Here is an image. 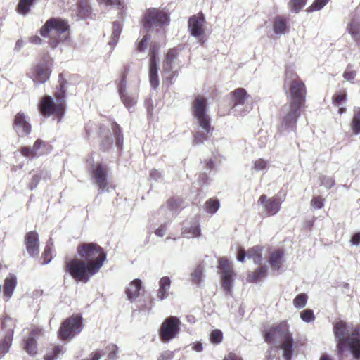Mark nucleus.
Here are the masks:
<instances>
[{
  "instance_id": "nucleus-1",
  "label": "nucleus",
  "mask_w": 360,
  "mask_h": 360,
  "mask_svg": "<svg viewBox=\"0 0 360 360\" xmlns=\"http://www.w3.org/2000/svg\"><path fill=\"white\" fill-rule=\"evenodd\" d=\"M80 258L65 262V271L75 280L86 283L102 267L106 254L101 247L93 243H82L77 248Z\"/></svg>"
},
{
  "instance_id": "nucleus-2",
  "label": "nucleus",
  "mask_w": 360,
  "mask_h": 360,
  "mask_svg": "<svg viewBox=\"0 0 360 360\" xmlns=\"http://www.w3.org/2000/svg\"><path fill=\"white\" fill-rule=\"evenodd\" d=\"M333 333L337 342V353L340 360H345L348 354H352L355 360H360L359 326L339 321L333 324Z\"/></svg>"
},
{
  "instance_id": "nucleus-3",
  "label": "nucleus",
  "mask_w": 360,
  "mask_h": 360,
  "mask_svg": "<svg viewBox=\"0 0 360 360\" xmlns=\"http://www.w3.org/2000/svg\"><path fill=\"white\" fill-rule=\"evenodd\" d=\"M207 99L200 96H198L193 103L191 112L195 120V124L198 127L193 141V143L195 145L201 144L207 140L212 130L210 117L207 112Z\"/></svg>"
},
{
  "instance_id": "nucleus-4",
  "label": "nucleus",
  "mask_w": 360,
  "mask_h": 360,
  "mask_svg": "<svg viewBox=\"0 0 360 360\" xmlns=\"http://www.w3.org/2000/svg\"><path fill=\"white\" fill-rule=\"evenodd\" d=\"M69 29L67 20L60 18H51L41 27L40 34L48 38L50 45L54 48L68 39Z\"/></svg>"
},
{
  "instance_id": "nucleus-5",
  "label": "nucleus",
  "mask_w": 360,
  "mask_h": 360,
  "mask_svg": "<svg viewBox=\"0 0 360 360\" xmlns=\"http://www.w3.org/2000/svg\"><path fill=\"white\" fill-rule=\"evenodd\" d=\"M60 89L63 86L60 85ZM41 114L45 117L55 115L60 122L65 113V91L61 89L56 95V103L50 96L42 97L39 105Z\"/></svg>"
},
{
  "instance_id": "nucleus-6",
  "label": "nucleus",
  "mask_w": 360,
  "mask_h": 360,
  "mask_svg": "<svg viewBox=\"0 0 360 360\" xmlns=\"http://www.w3.org/2000/svg\"><path fill=\"white\" fill-rule=\"evenodd\" d=\"M168 13L164 9L150 8L144 15L143 25L148 32H162V27L169 23Z\"/></svg>"
},
{
  "instance_id": "nucleus-7",
  "label": "nucleus",
  "mask_w": 360,
  "mask_h": 360,
  "mask_svg": "<svg viewBox=\"0 0 360 360\" xmlns=\"http://www.w3.org/2000/svg\"><path fill=\"white\" fill-rule=\"evenodd\" d=\"M285 83L290 86V101L289 103H295L302 106L305 101L306 95L305 86L302 81L298 78L295 72L288 70Z\"/></svg>"
},
{
  "instance_id": "nucleus-8",
  "label": "nucleus",
  "mask_w": 360,
  "mask_h": 360,
  "mask_svg": "<svg viewBox=\"0 0 360 360\" xmlns=\"http://www.w3.org/2000/svg\"><path fill=\"white\" fill-rule=\"evenodd\" d=\"M302 106L297 104L288 103L283 106L281 110V131L288 132L296 129L297 119L300 117V110Z\"/></svg>"
},
{
  "instance_id": "nucleus-9",
  "label": "nucleus",
  "mask_w": 360,
  "mask_h": 360,
  "mask_svg": "<svg viewBox=\"0 0 360 360\" xmlns=\"http://www.w3.org/2000/svg\"><path fill=\"white\" fill-rule=\"evenodd\" d=\"M15 326V321L9 316H5L0 322V359L9 350Z\"/></svg>"
},
{
  "instance_id": "nucleus-10",
  "label": "nucleus",
  "mask_w": 360,
  "mask_h": 360,
  "mask_svg": "<svg viewBox=\"0 0 360 360\" xmlns=\"http://www.w3.org/2000/svg\"><path fill=\"white\" fill-rule=\"evenodd\" d=\"M233 102L232 112L238 115H244L252 108V101L246 90L238 88L231 94Z\"/></svg>"
},
{
  "instance_id": "nucleus-11",
  "label": "nucleus",
  "mask_w": 360,
  "mask_h": 360,
  "mask_svg": "<svg viewBox=\"0 0 360 360\" xmlns=\"http://www.w3.org/2000/svg\"><path fill=\"white\" fill-rule=\"evenodd\" d=\"M180 321L176 316H169L161 325L159 331L160 340L163 342H169L176 337L180 330Z\"/></svg>"
},
{
  "instance_id": "nucleus-12",
  "label": "nucleus",
  "mask_w": 360,
  "mask_h": 360,
  "mask_svg": "<svg viewBox=\"0 0 360 360\" xmlns=\"http://www.w3.org/2000/svg\"><path fill=\"white\" fill-rule=\"evenodd\" d=\"M82 321V317L79 316H72L64 321L58 331L60 338L63 340L72 338L79 334L83 328Z\"/></svg>"
},
{
  "instance_id": "nucleus-13",
  "label": "nucleus",
  "mask_w": 360,
  "mask_h": 360,
  "mask_svg": "<svg viewBox=\"0 0 360 360\" xmlns=\"http://www.w3.org/2000/svg\"><path fill=\"white\" fill-rule=\"evenodd\" d=\"M50 74V68L45 60L32 68L27 73V76L37 84L45 83L49 79Z\"/></svg>"
},
{
  "instance_id": "nucleus-14",
  "label": "nucleus",
  "mask_w": 360,
  "mask_h": 360,
  "mask_svg": "<svg viewBox=\"0 0 360 360\" xmlns=\"http://www.w3.org/2000/svg\"><path fill=\"white\" fill-rule=\"evenodd\" d=\"M92 177L101 192L108 191L109 183L107 180V167L100 163H96L91 166Z\"/></svg>"
},
{
  "instance_id": "nucleus-15",
  "label": "nucleus",
  "mask_w": 360,
  "mask_h": 360,
  "mask_svg": "<svg viewBox=\"0 0 360 360\" xmlns=\"http://www.w3.org/2000/svg\"><path fill=\"white\" fill-rule=\"evenodd\" d=\"M178 52L176 49H170L163 63V75H168L167 79L169 82L172 83L174 77L176 76L177 66L176 59Z\"/></svg>"
},
{
  "instance_id": "nucleus-16",
  "label": "nucleus",
  "mask_w": 360,
  "mask_h": 360,
  "mask_svg": "<svg viewBox=\"0 0 360 360\" xmlns=\"http://www.w3.org/2000/svg\"><path fill=\"white\" fill-rule=\"evenodd\" d=\"M111 129L112 132L108 131L109 135L104 136L101 142V147L103 149H107L112 145L113 142H115L117 147L121 149L123 145V136L120 127L117 123L113 122L111 124Z\"/></svg>"
},
{
  "instance_id": "nucleus-17",
  "label": "nucleus",
  "mask_w": 360,
  "mask_h": 360,
  "mask_svg": "<svg viewBox=\"0 0 360 360\" xmlns=\"http://www.w3.org/2000/svg\"><path fill=\"white\" fill-rule=\"evenodd\" d=\"M158 49L155 45L150 48V65H149V79L150 84L153 89H156L159 86L158 77V64L159 59L158 57Z\"/></svg>"
},
{
  "instance_id": "nucleus-18",
  "label": "nucleus",
  "mask_w": 360,
  "mask_h": 360,
  "mask_svg": "<svg viewBox=\"0 0 360 360\" xmlns=\"http://www.w3.org/2000/svg\"><path fill=\"white\" fill-rule=\"evenodd\" d=\"M258 204L262 206L263 211L266 216H273L279 212L281 202L276 196L268 198L267 195L263 194L259 197Z\"/></svg>"
},
{
  "instance_id": "nucleus-19",
  "label": "nucleus",
  "mask_w": 360,
  "mask_h": 360,
  "mask_svg": "<svg viewBox=\"0 0 360 360\" xmlns=\"http://www.w3.org/2000/svg\"><path fill=\"white\" fill-rule=\"evenodd\" d=\"M13 127L19 136L28 135L32 128L29 117L23 112H18L15 115Z\"/></svg>"
},
{
  "instance_id": "nucleus-20",
  "label": "nucleus",
  "mask_w": 360,
  "mask_h": 360,
  "mask_svg": "<svg viewBox=\"0 0 360 360\" xmlns=\"http://www.w3.org/2000/svg\"><path fill=\"white\" fill-rule=\"evenodd\" d=\"M288 329L285 324H280L274 328H271L269 330L266 331L264 336L266 342H274L276 340L283 341L288 335H290Z\"/></svg>"
},
{
  "instance_id": "nucleus-21",
  "label": "nucleus",
  "mask_w": 360,
  "mask_h": 360,
  "mask_svg": "<svg viewBox=\"0 0 360 360\" xmlns=\"http://www.w3.org/2000/svg\"><path fill=\"white\" fill-rule=\"evenodd\" d=\"M205 22V17L202 13H199L197 15L190 17L188 22V27L191 34L195 38L200 37L204 33L203 27Z\"/></svg>"
},
{
  "instance_id": "nucleus-22",
  "label": "nucleus",
  "mask_w": 360,
  "mask_h": 360,
  "mask_svg": "<svg viewBox=\"0 0 360 360\" xmlns=\"http://www.w3.org/2000/svg\"><path fill=\"white\" fill-rule=\"evenodd\" d=\"M25 245L26 250L30 257L38 256L39 252V240L37 232L30 231L25 234Z\"/></svg>"
},
{
  "instance_id": "nucleus-23",
  "label": "nucleus",
  "mask_w": 360,
  "mask_h": 360,
  "mask_svg": "<svg viewBox=\"0 0 360 360\" xmlns=\"http://www.w3.org/2000/svg\"><path fill=\"white\" fill-rule=\"evenodd\" d=\"M126 88L127 81L124 75H122L118 84V91L123 104L129 109L136 103L137 97L136 95L129 94Z\"/></svg>"
},
{
  "instance_id": "nucleus-24",
  "label": "nucleus",
  "mask_w": 360,
  "mask_h": 360,
  "mask_svg": "<svg viewBox=\"0 0 360 360\" xmlns=\"http://www.w3.org/2000/svg\"><path fill=\"white\" fill-rule=\"evenodd\" d=\"M179 207V200L171 199L159 209L158 214L167 219L171 220L176 214Z\"/></svg>"
},
{
  "instance_id": "nucleus-25",
  "label": "nucleus",
  "mask_w": 360,
  "mask_h": 360,
  "mask_svg": "<svg viewBox=\"0 0 360 360\" xmlns=\"http://www.w3.org/2000/svg\"><path fill=\"white\" fill-rule=\"evenodd\" d=\"M142 287V282L140 279H134L129 284L125 290L128 300L133 301L138 297Z\"/></svg>"
},
{
  "instance_id": "nucleus-26",
  "label": "nucleus",
  "mask_w": 360,
  "mask_h": 360,
  "mask_svg": "<svg viewBox=\"0 0 360 360\" xmlns=\"http://www.w3.org/2000/svg\"><path fill=\"white\" fill-rule=\"evenodd\" d=\"M347 29L352 39L360 46V18H354L347 25Z\"/></svg>"
},
{
  "instance_id": "nucleus-27",
  "label": "nucleus",
  "mask_w": 360,
  "mask_h": 360,
  "mask_svg": "<svg viewBox=\"0 0 360 360\" xmlns=\"http://www.w3.org/2000/svg\"><path fill=\"white\" fill-rule=\"evenodd\" d=\"M293 338L292 335H288V338L282 341L280 349L283 350V357L285 360H292L293 354Z\"/></svg>"
},
{
  "instance_id": "nucleus-28",
  "label": "nucleus",
  "mask_w": 360,
  "mask_h": 360,
  "mask_svg": "<svg viewBox=\"0 0 360 360\" xmlns=\"http://www.w3.org/2000/svg\"><path fill=\"white\" fill-rule=\"evenodd\" d=\"M41 332L39 329H34L32 330L30 337L25 341L24 348L25 351L30 355H34L37 352V342L34 339L35 336L38 335Z\"/></svg>"
},
{
  "instance_id": "nucleus-29",
  "label": "nucleus",
  "mask_w": 360,
  "mask_h": 360,
  "mask_svg": "<svg viewBox=\"0 0 360 360\" xmlns=\"http://www.w3.org/2000/svg\"><path fill=\"white\" fill-rule=\"evenodd\" d=\"M283 252L280 250H277L271 253L268 262L273 271H279L283 264Z\"/></svg>"
},
{
  "instance_id": "nucleus-30",
  "label": "nucleus",
  "mask_w": 360,
  "mask_h": 360,
  "mask_svg": "<svg viewBox=\"0 0 360 360\" xmlns=\"http://www.w3.org/2000/svg\"><path fill=\"white\" fill-rule=\"evenodd\" d=\"M159 289L157 297L159 300H163L167 297V293L171 286V279L168 276L162 277L159 281Z\"/></svg>"
},
{
  "instance_id": "nucleus-31",
  "label": "nucleus",
  "mask_w": 360,
  "mask_h": 360,
  "mask_svg": "<svg viewBox=\"0 0 360 360\" xmlns=\"http://www.w3.org/2000/svg\"><path fill=\"white\" fill-rule=\"evenodd\" d=\"M17 278L13 274H9L4 281V295L8 300L13 295L14 289L16 287Z\"/></svg>"
},
{
  "instance_id": "nucleus-32",
  "label": "nucleus",
  "mask_w": 360,
  "mask_h": 360,
  "mask_svg": "<svg viewBox=\"0 0 360 360\" xmlns=\"http://www.w3.org/2000/svg\"><path fill=\"white\" fill-rule=\"evenodd\" d=\"M181 234L186 238L200 237V229L198 222L193 221L189 226H184Z\"/></svg>"
},
{
  "instance_id": "nucleus-33",
  "label": "nucleus",
  "mask_w": 360,
  "mask_h": 360,
  "mask_svg": "<svg viewBox=\"0 0 360 360\" xmlns=\"http://www.w3.org/2000/svg\"><path fill=\"white\" fill-rule=\"evenodd\" d=\"M72 9L79 18L86 16L90 12V6L86 0H77L76 4L72 6Z\"/></svg>"
},
{
  "instance_id": "nucleus-34",
  "label": "nucleus",
  "mask_w": 360,
  "mask_h": 360,
  "mask_svg": "<svg viewBox=\"0 0 360 360\" xmlns=\"http://www.w3.org/2000/svg\"><path fill=\"white\" fill-rule=\"evenodd\" d=\"M266 272H267L266 267L264 266H261V267L258 268L257 269H256L255 271H252V272L249 273V274L247 276L246 280L249 283L257 282L260 279L265 277V276L266 275Z\"/></svg>"
},
{
  "instance_id": "nucleus-35",
  "label": "nucleus",
  "mask_w": 360,
  "mask_h": 360,
  "mask_svg": "<svg viewBox=\"0 0 360 360\" xmlns=\"http://www.w3.org/2000/svg\"><path fill=\"white\" fill-rule=\"evenodd\" d=\"M262 250L261 247L255 246L248 250L247 257L252 259L255 264H259L262 261Z\"/></svg>"
},
{
  "instance_id": "nucleus-36",
  "label": "nucleus",
  "mask_w": 360,
  "mask_h": 360,
  "mask_svg": "<svg viewBox=\"0 0 360 360\" xmlns=\"http://www.w3.org/2000/svg\"><path fill=\"white\" fill-rule=\"evenodd\" d=\"M350 126L353 134L356 135L360 134V108H354Z\"/></svg>"
},
{
  "instance_id": "nucleus-37",
  "label": "nucleus",
  "mask_w": 360,
  "mask_h": 360,
  "mask_svg": "<svg viewBox=\"0 0 360 360\" xmlns=\"http://www.w3.org/2000/svg\"><path fill=\"white\" fill-rule=\"evenodd\" d=\"M288 30L286 21L281 17H277L274 23V31L276 34H283Z\"/></svg>"
},
{
  "instance_id": "nucleus-38",
  "label": "nucleus",
  "mask_w": 360,
  "mask_h": 360,
  "mask_svg": "<svg viewBox=\"0 0 360 360\" xmlns=\"http://www.w3.org/2000/svg\"><path fill=\"white\" fill-rule=\"evenodd\" d=\"M193 283L195 284L198 287H201L203 281V268L201 266H198L191 274Z\"/></svg>"
},
{
  "instance_id": "nucleus-39",
  "label": "nucleus",
  "mask_w": 360,
  "mask_h": 360,
  "mask_svg": "<svg viewBox=\"0 0 360 360\" xmlns=\"http://www.w3.org/2000/svg\"><path fill=\"white\" fill-rule=\"evenodd\" d=\"M220 206L219 200L216 198H210L207 200L204 205L205 211L211 214L217 212Z\"/></svg>"
},
{
  "instance_id": "nucleus-40",
  "label": "nucleus",
  "mask_w": 360,
  "mask_h": 360,
  "mask_svg": "<svg viewBox=\"0 0 360 360\" xmlns=\"http://www.w3.org/2000/svg\"><path fill=\"white\" fill-rule=\"evenodd\" d=\"M34 0H20L17 7V11L22 15H26L30 10V7L33 4Z\"/></svg>"
},
{
  "instance_id": "nucleus-41",
  "label": "nucleus",
  "mask_w": 360,
  "mask_h": 360,
  "mask_svg": "<svg viewBox=\"0 0 360 360\" xmlns=\"http://www.w3.org/2000/svg\"><path fill=\"white\" fill-rule=\"evenodd\" d=\"M232 276L233 272L221 274L222 287L227 293H229L232 288Z\"/></svg>"
},
{
  "instance_id": "nucleus-42",
  "label": "nucleus",
  "mask_w": 360,
  "mask_h": 360,
  "mask_svg": "<svg viewBox=\"0 0 360 360\" xmlns=\"http://www.w3.org/2000/svg\"><path fill=\"white\" fill-rule=\"evenodd\" d=\"M269 167V164L266 160L258 158L252 162V169L256 172L266 171Z\"/></svg>"
},
{
  "instance_id": "nucleus-43",
  "label": "nucleus",
  "mask_w": 360,
  "mask_h": 360,
  "mask_svg": "<svg viewBox=\"0 0 360 360\" xmlns=\"http://www.w3.org/2000/svg\"><path fill=\"white\" fill-rule=\"evenodd\" d=\"M63 353V347L55 346L44 356V360H56Z\"/></svg>"
},
{
  "instance_id": "nucleus-44",
  "label": "nucleus",
  "mask_w": 360,
  "mask_h": 360,
  "mask_svg": "<svg viewBox=\"0 0 360 360\" xmlns=\"http://www.w3.org/2000/svg\"><path fill=\"white\" fill-rule=\"evenodd\" d=\"M122 27L121 25L118 22H113V30L111 36V41L110 44L115 45L117 44L120 35L121 34Z\"/></svg>"
},
{
  "instance_id": "nucleus-45",
  "label": "nucleus",
  "mask_w": 360,
  "mask_h": 360,
  "mask_svg": "<svg viewBox=\"0 0 360 360\" xmlns=\"http://www.w3.org/2000/svg\"><path fill=\"white\" fill-rule=\"evenodd\" d=\"M307 301V296L305 294L301 293L297 295L293 300V304L297 309H302L305 307Z\"/></svg>"
},
{
  "instance_id": "nucleus-46",
  "label": "nucleus",
  "mask_w": 360,
  "mask_h": 360,
  "mask_svg": "<svg viewBox=\"0 0 360 360\" xmlns=\"http://www.w3.org/2000/svg\"><path fill=\"white\" fill-rule=\"evenodd\" d=\"M52 245L53 244L51 243H49L44 248V251L41 257V258L44 259L42 262L43 264H49L53 259L51 256Z\"/></svg>"
},
{
  "instance_id": "nucleus-47",
  "label": "nucleus",
  "mask_w": 360,
  "mask_h": 360,
  "mask_svg": "<svg viewBox=\"0 0 360 360\" xmlns=\"http://www.w3.org/2000/svg\"><path fill=\"white\" fill-rule=\"evenodd\" d=\"M300 316L301 319L307 323L312 322L315 320V316L311 309H306L300 312Z\"/></svg>"
},
{
  "instance_id": "nucleus-48",
  "label": "nucleus",
  "mask_w": 360,
  "mask_h": 360,
  "mask_svg": "<svg viewBox=\"0 0 360 360\" xmlns=\"http://www.w3.org/2000/svg\"><path fill=\"white\" fill-rule=\"evenodd\" d=\"M307 0H290V11L294 13H298L306 4Z\"/></svg>"
},
{
  "instance_id": "nucleus-49",
  "label": "nucleus",
  "mask_w": 360,
  "mask_h": 360,
  "mask_svg": "<svg viewBox=\"0 0 360 360\" xmlns=\"http://www.w3.org/2000/svg\"><path fill=\"white\" fill-rule=\"evenodd\" d=\"M329 0H315L314 3L307 9V12L319 11L328 3Z\"/></svg>"
},
{
  "instance_id": "nucleus-50",
  "label": "nucleus",
  "mask_w": 360,
  "mask_h": 360,
  "mask_svg": "<svg viewBox=\"0 0 360 360\" xmlns=\"http://www.w3.org/2000/svg\"><path fill=\"white\" fill-rule=\"evenodd\" d=\"M223 338L222 332L220 330H214L210 333V341L213 344H219L221 342Z\"/></svg>"
},
{
  "instance_id": "nucleus-51",
  "label": "nucleus",
  "mask_w": 360,
  "mask_h": 360,
  "mask_svg": "<svg viewBox=\"0 0 360 360\" xmlns=\"http://www.w3.org/2000/svg\"><path fill=\"white\" fill-rule=\"evenodd\" d=\"M150 40V35L146 34L143 38L136 44V49L139 51H143L148 46V43Z\"/></svg>"
},
{
  "instance_id": "nucleus-52",
  "label": "nucleus",
  "mask_w": 360,
  "mask_h": 360,
  "mask_svg": "<svg viewBox=\"0 0 360 360\" xmlns=\"http://www.w3.org/2000/svg\"><path fill=\"white\" fill-rule=\"evenodd\" d=\"M219 268L220 269V270L221 271V274L233 272L229 262H228L227 259H224V258H222L219 260Z\"/></svg>"
},
{
  "instance_id": "nucleus-53",
  "label": "nucleus",
  "mask_w": 360,
  "mask_h": 360,
  "mask_svg": "<svg viewBox=\"0 0 360 360\" xmlns=\"http://www.w3.org/2000/svg\"><path fill=\"white\" fill-rule=\"evenodd\" d=\"M108 352V359L106 360H115L117 353V347L115 345H110L106 347Z\"/></svg>"
},
{
  "instance_id": "nucleus-54",
  "label": "nucleus",
  "mask_w": 360,
  "mask_h": 360,
  "mask_svg": "<svg viewBox=\"0 0 360 360\" xmlns=\"http://www.w3.org/2000/svg\"><path fill=\"white\" fill-rule=\"evenodd\" d=\"M355 76H356V72L352 70V65L350 64L348 65L346 68V70L345 71V72L343 74V77L347 81H352V79H354Z\"/></svg>"
},
{
  "instance_id": "nucleus-55",
  "label": "nucleus",
  "mask_w": 360,
  "mask_h": 360,
  "mask_svg": "<svg viewBox=\"0 0 360 360\" xmlns=\"http://www.w3.org/2000/svg\"><path fill=\"white\" fill-rule=\"evenodd\" d=\"M346 100V94L338 93L333 96V103L337 106L340 107L342 104V101H345Z\"/></svg>"
},
{
  "instance_id": "nucleus-56",
  "label": "nucleus",
  "mask_w": 360,
  "mask_h": 360,
  "mask_svg": "<svg viewBox=\"0 0 360 360\" xmlns=\"http://www.w3.org/2000/svg\"><path fill=\"white\" fill-rule=\"evenodd\" d=\"M41 174H42V172H41L40 174H34L32 176L30 182L28 184V188L30 190H34V188H37L38 184L39 183L41 179Z\"/></svg>"
},
{
  "instance_id": "nucleus-57",
  "label": "nucleus",
  "mask_w": 360,
  "mask_h": 360,
  "mask_svg": "<svg viewBox=\"0 0 360 360\" xmlns=\"http://www.w3.org/2000/svg\"><path fill=\"white\" fill-rule=\"evenodd\" d=\"M321 184L327 189H330L335 184V181L331 177L323 176L321 180Z\"/></svg>"
},
{
  "instance_id": "nucleus-58",
  "label": "nucleus",
  "mask_w": 360,
  "mask_h": 360,
  "mask_svg": "<svg viewBox=\"0 0 360 360\" xmlns=\"http://www.w3.org/2000/svg\"><path fill=\"white\" fill-rule=\"evenodd\" d=\"M99 4H105L120 8L122 6L123 2L121 0H97Z\"/></svg>"
},
{
  "instance_id": "nucleus-59",
  "label": "nucleus",
  "mask_w": 360,
  "mask_h": 360,
  "mask_svg": "<svg viewBox=\"0 0 360 360\" xmlns=\"http://www.w3.org/2000/svg\"><path fill=\"white\" fill-rule=\"evenodd\" d=\"M311 205L315 208L321 209L323 206V200L320 196L315 197L311 200Z\"/></svg>"
},
{
  "instance_id": "nucleus-60",
  "label": "nucleus",
  "mask_w": 360,
  "mask_h": 360,
  "mask_svg": "<svg viewBox=\"0 0 360 360\" xmlns=\"http://www.w3.org/2000/svg\"><path fill=\"white\" fill-rule=\"evenodd\" d=\"M20 152L22 155L26 156V157H28V156L34 157L36 155V153L32 147V148L31 147H23V148H22Z\"/></svg>"
},
{
  "instance_id": "nucleus-61",
  "label": "nucleus",
  "mask_w": 360,
  "mask_h": 360,
  "mask_svg": "<svg viewBox=\"0 0 360 360\" xmlns=\"http://www.w3.org/2000/svg\"><path fill=\"white\" fill-rule=\"evenodd\" d=\"M167 231V224H162L155 231V233L156 236L159 237H162Z\"/></svg>"
},
{
  "instance_id": "nucleus-62",
  "label": "nucleus",
  "mask_w": 360,
  "mask_h": 360,
  "mask_svg": "<svg viewBox=\"0 0 360 360\" xmlns=\"http://www.w3.org/2000/svg\"><path fill=\"white\" fill-rule=\"evenodd\" d=\"M150 176V179L158 181L162 179V172L160 170L153 169V171H151Z\"/></svg>"
},
{
  "instance_id": "nucleus-63",
  "label": "nucleus",
  "mask_w": 360,
  "mask_h": 360,
  "mask_svg": "<svg viewBox=\"0 0 360 360\" xmlns=\"http://www.w3.org/2000/svg\"><path fill=\"white\" fill-rule=\"evenodd\" d=\"M44 146H45L44 141H43L41 139L36 140V141L34 143V146H32V148L36 153V155L38 154V151L39 150L41 147Z\"/></svg>"
},
{
  "instance_id": "nucleus-64",
  "label": "nucleus",
  "mask_w": 360,
  "mask_h": 360,
  "mask_svg": "<svg viewBox=\"0 0 360 360\" xmlns=\"http://www.w3.org/2000/svg\"><path fill=\"white\" fill-rule=\"evenodd\" d=\"M199 183L202 185L209 183V176L207 172H203L199 175Z\"/></svg>"
}]
</instances>
